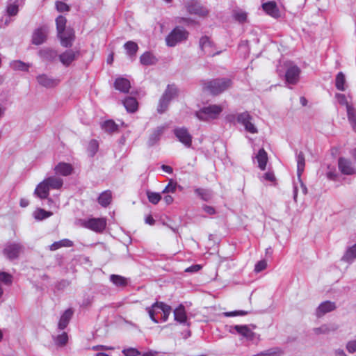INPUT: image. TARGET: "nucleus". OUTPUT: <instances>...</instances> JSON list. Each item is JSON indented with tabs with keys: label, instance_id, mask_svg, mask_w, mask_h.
I'll use <instances>...</instances> for the list:
<instances>
[{
	"label": "nucleus",
	"instance_id": "nucleus-1",
	"mask_svg": "<svg viewBox=\"0 0 356 356\" xmlns=\"http://www.w3.org/2000/svg\"><path fill=\"white\" fill-rule=\"evenodd\" d=\"M232 81L227 78L214 79L204 83V89L213 95H218L228 89Z\"/></svg>",
	"mask_w": 356,
	"mask_h": 356
},
{
	"label": "nucleus",
	"instance_id": "nucleus-2",
	"mask_svg": "<svg viewBox=\"0 0 356 356\" xmlns=\"http://www.w3.org/2000/svg\"><path fill=\"white\" fill-rule=\"evenodd\" d=\"M222 111V108L219 105H209L203 107L195 113V116L202 121H209L217 118Z\"/></svg>",
	"mask_w": 356,
	"mask_h": 356
},
{
	"label": "nucleus",
	"instance_id": "nucleus-3",
	"mask_svg": "<svg viewBox=\"0 0 356 356\" xmlns=\"http://www.w3.org/2000/svg\"><path fill=\"white\" fill-rule=\"evenodd\" d=\"M188 32L182 27L176 26L166 37L165 42L168 47H175L178 43L187 40Z\"/></svg>",
	"mask_w": 356,
	"mask_h": 356
},
{
	"label": "nucleus",
	"instance_id": "nucleus-4",
	"mask_svg": "<svg viewBox=\"0 0 356 356\" xmlns=\"http://www.w3.org/2000/svg\"><path fill=\"white\" fill-rule=\"evenodd\" d=\"M82 225L93 232H102L106 226V219L104 218H91L83 220Z\"/></svg>",
	"mask_w": 356,
	"mask_h": 356
},
{
	"label": "nucleus",
	"instance_id": "nucleus-5",
	"mask_svg": "<svg viewBox=\"0 0 356 356\" xmlns=\"http://www.w3.org/2000/svg\"><path fill=\"white\" fill-rule=\"evenodd\" d=\"M160 309L161 310V318L163 321H166L171 313L172 308L170 306L165 305L162 302H156L151 307H147L146 310L149 316V317L154 318V309Z\"/></svg>",
	"mask_w": 356,
	"mask_h": 356
},
{
	"label": "nucleus",
	"instance_id": "nucleus-6",
	"mask_svg": "<svg viewBox=\"0 0 356 356\" xmlns=\"http://www.w3.org/2000/svg\"><path fill=\"white\" fill-rule=\"evenodd\" d=\"M236 120L238 123L241 124L245 127L247 131L251 134L257 133V127L252 122V118L248 112L237 114Z\"/></svg>",
	"mask_w": 356,
	"mask_h": 356
},
{
	"label": "nucleus",
	"instance_id": "nucleus-7",
	"mask_svg": "<svg viewBox=\"0 0 356 356\" xmlns=\"http://www.w3.org/2000/svg\"><path fill=\"white\" fill-rule=\"evenodd\" d=\"M185 8L190 14L204 17L208 14V10L197 1L191 0L186 3Z\"/></svg>",
	"mask_w": 356,
	"mask_h": 356
},
{
	"label": "nucleus",
	"instance_id": "nucleus-8",
	"mask_svg": "<svg viewBox=\"0 0 356 356\" xmlns=\"http://www.w3.org/2000/svg\"><path fill=\"white\" fill-rule=\"evenodd\" d=\"M174 134L178 140L184 144L186 147H190L192 145V136L185 127H178L174 129Z\"/></svg>",
	"mask_w": 356,
	"mask_h": 356
},
{
	"label": "nucleus",
	"instance_id": "nucleus-9",
	"mask_svg": "<svg viewBox=\"0 0 356 356\" xmlns=\"http://www.w3.org/2000/svg\"><path fill=\"white\" fill-rule=\"evenodd\" d=\"M200 47L203 53L209 56H213L219 54V51H215L216 48L213 42L207 36H203L200 38Z\"/></svg>",
	"mask_w": 356,
	"mask_h": 356
},
{
	"label": "nucleus",
	"instance_id": "nucleus-10",
	"mask_svg": "<svg viewBox=\"0 0 356 356\" xmlns=\"http://www.w3.org/2000/svg\"><path fill=\"white\" fill-rule=\"evenodd\" d=\"M48 33L49 29L46 26L35 29L32 35V43L35 45L42 44L47 40Z\"/></svg>",
	"mask_w": 356,
	"mask_h": 356
},
{
	"label": "nucleus",
	"instance_id": "nucleus-11",
	"mask_svg": "<svg viewBox=\"0 0 356 356\" xmlns=\"http://www.w3.org/2000/svg\"><path fill=\"white\" fill-rule=\"evenodd\" d=\"M50 189L51 188L49 187V186L43 180L37 185L34 191V195L41 200L48 199V202L50 205L51 203H53L52 200L48 198Z\"/></svg>",
	"mask_w": 356,
	"mask_h": 356
},
{
	"label": "nucleus",
	"instance_id": "nucleus-12",
	"mask_svg": "<svg viewBox=\"0 0 356 356\" xmlns=\"http://www.w3.org/2000/svg\"><path fill=\"white\" fill-rule=\"evenodd\" d=\"M58 36L60 40L62 46L65 47H70L72 44L74 40V32L72 29L68 27L65 31L58 33Z\"/></svg>",
	"mask_w": 356,
	"mask_h": 356
},
{
	"label": "nucleus",
	"instance_id": "nucleus-13",
	"mask_svg": "<svg viewBox=\"0 0 356 356\" xmlns=\"http://www.w3.org/2000/svg\"><path fill=\"white\" fill-rule=\"evenodd\" d=\"M22 245L19 243H8L3 248V255L9 259H16L21 251Z\"/></svg>",
	"mask_w": 356,
	"mask_h": 356
},
{
	"label": "nucleus",
	"instance_id": "nucleus-14",
	"mask_svg": "<svg viewBox=\"0 0 356 356\" xmlns=\"http://www.w3.org/2000/svg\"><path fill=\"white\" fill-rule=\"evenodd\" d=\"M229 332L230 333H238V334L243 336V337L252 340L254 337V332L250 330V328L246 325H233L230 326L229 329Z\"/></svg>",
	"mask_w": 356,
	"mask_h": 356
},
{
	"label": "nucleus",
	"instance_id": "nucleus-15",
	"mask_svg": "<svg viewBox=\"0 0 356 356\" xmlns=\"http://www.w3.org/2000/svg\"><path fill=\"white\" fill-rule=\"evenodd\" d=\"M300 70L296 65H291L288 67L285 77L289 84H296L299 81Z\"/></svg>",
	"mask_w": 356,
	"mask_h": 356
},
{
	"label": "nucleus",
	"instance_id": "nucleus-16",
	"mask_svg": "<svg viewBox=\"0 0 356 356\" xmlns=\"http://www.w3.org/2000/svg\"><path fill=\"white\" fill-rule=\"evenodd\" d=\"M338 166L341 173L344 175H353L356 173V169L351 161L345 158H340L338 161Z\"/></svg>",
	"mask_w": 356,
	"mask_h": 356
},
{
	"label": "nucleus",
	"instance_id": "nucleus-17",
	"mask_svg": "<svg viewBox=\"0 0 356 356\" xmlns=\"http://www.w3.org/2000/svg\"><path fill=\"white\" fill-rule=\"evenodd\" d=\"M79 55V51L67 50L59 56L60 62L65 66L70 65Z\"/></svg>",
	"mask_w": 356,
	"mask_h": 356
},
{
	"label": "nucleus",
	"instance_id": "nucleus-18",
	"mask_svg": "<svg viewBox=\"0 0 356 356\" xmlns=\"http://www.w3.org/2000/svg\"><path fill=\"white\" fill-rule=\"evenodd\" d=\"M54 172L56 175L66 177L73 173L74 168L70 163L60 162L54 167Z\"/></svg>",
	"mask_w": 356,
	"mask_h": 356
},
{
	"label": "nucleus",
	"instance_id": "nucleus-19",
	"mask_svg": "<svg viewBox=\"0 0 356 356\" xmlns=\"http://www.w3.org/2000/svg\"><path fill=\"white\" fill-rule=\"evenodd\" d=\"M264 12L273 18H278L280 15L279 8L275 1H268L262 3Z\"/></svg>",
	"mask_w": 356,
	"mask_h": 356
},
{
	"label": "nucleus",
	"instance_id": "nucleus-20",
	"mask_svg": "<svg viewBox=\"0 0 356 356\" xmlns=\"http://www.w3.org/2000/svg\"><path fill=\"white\" fill-rule=\"evenodd\" d=\"M339 328V325L336 323H326L323 324L318 327H316L313 329V332L315 334H327L330 332H334L337 330Z\"/></svg>",
	"mask_w": 356,
	"mask_h": 356
},
{
	"label": "nucleus",
	"instance_id": "nucleus-21",
	"mask_svg": "<svg viewBox=\"0 0 356 356\" xmlns=\"http://www.w3.org/2000/svg\"><path fill=\"white\" fill-rule=\"evenodd\" d=\"M336 307V305L334 302L325 301L322 302L316 309V315L318 317H321L327 313L334 311Z\"/></svg>",
	"mask_w": 356,
	"mask_h": 356
},
{
	"label": "nucleus",
	"instance_id": "nucleus-22",
	"mask_svg": "<svg viewBox=\"0 0 356 356\" xmlns=\"http://www.w3.org/2000/svg\"><path fill=\"white\" fill-rule=\"evenodd\" d=\"M38 83L45 88H54L59 83V80L47 76V74H40L37 76Z\"/></svg>",
	"mask_w": 356,
	"mask_h": 356
},
{
	"label": "nucleus",
	"instance_id": "nucleus-23",
	"mask_svg": "<svg viewBox=\"0 0 356 356\" xmlns=\"http://www.w3.org/2000/svg\"><path fill=\"white\" fill-rule=\"evenodd\" d=\"M44 181L53 190H60L63 186V179L56 175L49 176Z\"/></svg>",
	"mask_w": 356,
	"mask_h": 356
},
{
	"label": "nucleus",
	"instance_id": "nucleus-24",
	"mask_svg": "<svg viewBox=\"0 0 356 356\" xmlns=\"http://www.w3.org/2000/svg\"><path fill=\"white\" fill-rule=\"evenodd\" d=\"M73 314V312L71 309H68L64 312V313L60 316L58 324V328L60 330H64L68 325L72 316Z\"/></svg>",
	"mask_w": 356,
	"mask_h": 356
},
{
	"label": "nucleus",
	"instance_id": "nucleus-25",
	"mask_svg": "<svg viewBox=\"0 0 356 356\" xmlns=\"http://www.w3.org/2000/svg\"><path fill=\"white\" fill-rule=\"evenodd\" d=\"M40 57L44 60L52 61L57 56V52L50 48H44L39 51Z\"/></svg>",
	"mask_w": 356,
	"mask_h": 356
},
{
	"label": "nucleus",
	"instance_id": "nucleus-26",
	"mask_svg": "<svg viewBox=\"0 0 356 356\" xmlns=\"http://www.w3.org/2000/svg\"><path fill=\"white\" fill-rule=\"evenodd\" d=\"M131 87L130 82L128 79L122 77L116 79L115 81V88L116 90L122 92H128Z\"/></svg>",
	"mask_w": 356,
	"mask_h": 356
},
{
	"label": "nucleus",
	"instance_id": "nucleus-27",
	"mask_svg": "<svg viewBox=\"0 0 356 356\" xmlns=\"http://www.w3.org/2000/svg\"><path fill=\"white\" fill-rule=\"evenodd\" d=\"M175 320L180 323H186L187 321L186 312L183 305H180L174 311Z\"/></svg>",
	"mask_w": 356,
	"mask_h": 356
},
{
	"label": "nucleus",
	"instance_id": "nucleus-28",
	"mask_svg": "<svg viewBox=\"0 0 356 356\" xmlns=\"http://www.w3.org/2000/svg\"><path fill=\"white\" fill-rule=\"evenodd\" d=\"M165 127L161 126L158 127L156 129L154 130V131L150 134L148 143L149 145H154L156 144L160 139L161 136L165 130Z\"/></svg>",
	"mask_w": 356,
	"mask_h": 356
},
{
	"label": "nucleus",
	"instance_id": "nucleus-29",
	"mask_svg": "<svg viewBox=\"0 0 356 356\" xmlns=\"http://www.w3.org/2000/svg\"><path fill=\"white\" fill-rule=\"evenodd\" d=\"M256 159L258 162L259 168L261 170H264L266 169V165L268 161L267 153L266 151L264 149H259L256 156Z\"/></svg>",
	"mask_w": 356,
	"mask_h": 356
},
{
	"label": "nucleus",
	"instance_id": "nucleus-30",
	"mask_svg": "<svg viewBox=\"0 0 356 356\" xmlns=\"http://www.w3.org/2000/svg\"><path fill=\"white\" fill-rule=\"evenodd\" d=\"M112 194L110 191L102 193L98 197V202L104 207H107L111 202Z\"/></svg>",
	"mask_w": 356,
	"mask_h": 356
},
{
	"label": "nucleus",
	"instance_id": "nucleus-31",
	"mask_svg": "<svg viewBox=\"0 0 356 356\" xmlns=\"http://www.w3.org/2000/svg\"><path fill=\"white\" fill-rule=\"evenodd\" d=\"M53 213L51 211H47L43 209L38 208L33 213V216L36 220L40 221L47 219L51 216Z\"/></svg>",
	"mask_w": 356,
	"mask_h": 356
},
{
	"label": "nucleus",
	"instance_id": "nucleus-32",
	"mask_svg": "<svg viewBox=\"0 0 356 356\" xmlns=\"http://www.w3.org/2000/svg\"><path fill=\"white\" fill-rule=\"evenodd\" d=\"M356 258V244L348 248L342 257V260L351 263Z\"/></svg>",
	"mask_w": 356,
	"mask_h": 356
},
{
	"label": "nucleus",
	"instance_id": "nucleus-33",
	"mask_svg": "<svg viewBox=\"0 0 356 356\" xmlns=\"http://www.w3.org/2000/svg\"><path fill=\"white\" fill-rule=\"evenodd\" d=\"M110 281L118 287H124L127 285V279L118 275H111Z\"/></svg>",
	"mask_w": 356,
	"mask_h": 356
},
{
	"label": "nucleus",
	"instance_id": "nucleus-34",
	"mask_svg": "<svg viewBox=\"0 0 356 356\" xmlns=\"http://www.w3.org/2000/svg\"><path fill=\"white\" fill-rule=\"evenodd\" d=\"M297 175L298 179L300 178L301 175L302 174L304 170H305V156L302 152H300L298 154L297 157Z\"/></svg>",
	"mask_w": 356,
	"mask_h": 356
},
{
	"label": "nucleus",
	"instance_id": "nucleus-35",
	"mask_svg": "<svg viewBox=\"0 0 356 356\" xmlns=\"http://www.w3.org/2000/svg\"><path fill=\"white\" fill-rule=\"evenodd\" d=\"M336 88L341 91H344L346 88V81L345 75L343 72H339L336 76L335 80Z\"/></svg>",
	"mask_w": 356,
	"mask_h": 356
},
{
	"label": "nucleus",
	"instance_id": "nucleus-36",
	"mask_svg": "<svg viewBox=\"0 0 356 356\" xmlns=\"http://www.w3.org/2000/svg\"><path fill=\"white\" fill-rule=\"evenodd\" d=\"M72 245L73 242L72 241L65 238L52 243L50 245V250L51 251H55L62 247H72Z\"/></svg>",
	"mask_w": 356,
	"mask_h": 356
},
{
	"label": "nucleus",
	"instance_id": "nucleus-37",
	"mask_svg": "<svg viewBox=\"0 0 356 356\" xmlns=\"http://www.w3.org/2000/svg\"><path fill=\"white\" fill-rule=\"evenodd\" d=\"M123 104L129 112H134L138 107V102L134 97H128L124 99Z\"/></svg>",
	"mask_w": 356,
	"mask_h": 356
},
{
	"label": "nucleus",
	"instance_id": "nucleus-38",
	"mask_svg": "<svg viewBox=\"0 0 356 356\" xmlns=\"http://www.w3.org/2000/svg\"><path fill=\"white\" fill-rule=\"evenodd\" d=\"M195 194L204 201H209L212 198V192L209 189L198 188L195 190Z\"/></svg>",
	"mask_w": 356,
	"mask_h": 356
},
{
	"label": "nucleus",
	"instance_id": "nucleus-39",
	"mask_svg": "<svg viewBox=\"0 0 356 356\" xmlns=\"http://www.w3.org/2000/svg\"><path fill=\"white\" fill-rule=\"evenodd\" d=\"M346 109L348 120L352 125L353 129L356 133V111L350 105H347Z\"/></svg>",
	"mask_w": 356,
	"mask_h": 356
},
{
	"label": "nucleus",
	"instance_id": "nucleus-40",
	"mask_svg": "<svg viewBox=\"0 0 356 356\" xmlns=\"http://www.w3.org/2000/svg\"><path fill=\"white\" fill-rule=\"evenodd\" d=\"M140 63L144 65H154L156 62V58L149 52H145L140 56Z\"/></svg>",
	"mask_w": 356,
	"mask_h": 356
},
{
	"label": "nucleus",
	"instance_id": "nucleus-41",
	"mask_svg": "<svg viewBox=\"0 0 356 356\" xmlns=\"http://www.w3.org/2000/svg\"><path fill=\"white\" fill-rule=\"evenodd\" d=\"M53 339L56 346H64L68 341V335L65 332H63L56 336H54Z\"/></svg>",
	"mask_w": 356,
	"mask_h": 356
},
{
	"label": "nucleus",
	"instance_id": "nucleus-42",
	"mask_svg": "<svg viewBox=\"0 0 356 356\" xmlns=\"http://www.w3.org/2000/svg\"><path fill=\"white\" fill-rule=\"evenodd\" d=\"M21 2L12 0L8 3L7 6V13L9 16H15L18 13V8L21 5Z\"/></svg>",
	"mask_w": 356,
	"mask_h": 356
},
{
	"label": "nucleus",
	"instance_id": "nucleus-43",
	"mask_svg": "<svg viewBox=\"0 0 356 356\" xmlns=\"http://www.w3.org/2000/svg\"><path fill=\"white\" fill-rule=\"evenodd\" d=\"M177 94V88L175 86H168L162 97L171 101Z\"/></svg>",
	"mask_w": 356,
	"mask_h": 356
},
{
	"label": "nucleus",
	"instance_id": "nucleus-44",
	"mask_svg": "<svg viewBox=\"0 0 356 356\" xmlns=\"http://www.w3.org/2000/svg\"><path fill=\"white\" fill-rule=\"evenodd\" d=\"M282 351L277 348L269 349L253 356H282Z\"/></svg>",
	"mask_w": 356,
	"mask_h": 356
},
{
	"label": "nucleus",
	"instance_id": "nucleus-45",
	"mask_svg": "<svg viewBox=\"0 0 356 356\" xmlns=\"http://www.w3.org/2000/svg\"><path fill=\"white\" fill-rule=\"evenodd\" d=\"M11 67L15 70L28 71L30 65L20 60H15L10 63Z\"/></svg>",
	"mask_w": 356,
	"mask_h": 356
},
{
	"label": "nucleus",
	"instance_id": "nucleus-46",
	"mask_svg": "<svg viewBox=\"0 0 356 356\" xmlns=\"http://www.w3.org/2000/svg\"><path fill=\"white\" fill-rule=\"evenodd\" d=\"M233 15L234 19L240 23H244L247 20L248 14L243 10H235Z\"/></svg>",
	"mask_w": 356,
	"mask_h": 356
},
{
	"label": "nucleus",
	"instance_id": "nucleus-47",
	"mask_svg": "<svg viewBox=\"0 0 356 356\" xmlns=\"http://www.w3.org/2000/svg\"><path fill=\"white\" fill-rule=\"evenodd\" d=\"M66 23L67 19L65 17L60 15L56 18V24L58 33H60L61 31H63L65 29H67L66 28Z\"/></svg>",
	"mask_w": 356,
	"mask_h": 356
},
{
	"label": "nucleus",
	"instance_id": "nucleus-48",
	"mask_svg": "<svg viewBox=\"0 0 356 356\" xmlns=\"http://www.w3.org/2000/svg\"><path fill=\"white\" fill-rule=\"evenodd\" d=\"M124 48L127 50V54L131 56L136 54L138 50V45L134 42L129 41L124 44Z\"/></svg>",
	"mask_w": 356,
	"mask_h": 356
},
{
	"label": "nucleus",
	"instance_id": "nucleus-49",
	"mask_svg": "<svg viewBox=\"0 0 356 356\" xmlns=\"http://www.w3.org/2000/svg\"><path fill=\"white\" fill-rule=\"evenodd\" d=\"M102 129L109 133L114 132L118 129V125L113 120H107L102 124Z\"/></svg>",
	"mask_w": 356,
	"mask_h": 356
},
{
	"label": "nucleus",
	"instance_id": "nucleus-50",
	"mask_svg": "<svg viewBox=\"0 0 356 356\" xmlns=\"http://www.w3.org/2000/svg\"><path fill=\"white\" fill-rule=\"evenodd\" d=\"M147 195L149 201L154 204H158L161 199V195L158 193L147 191Z\"/></svg>",
	"mask_w": 356,
	"mask_h": 356
},
{
	"label": "nucleus",
	"instance_id": "nucleus-51",
	"mask_svg": "<svg viewBox=\"0 0 356 356\" xmlns=\"http://www.w3.org/2000/svg\"><path fill=\"white\" fill-rule=\"evenodd\" d=\"M170 102V101L168 100V99H166L161 97V98L159 100V103L157 108L158 112L160 113L165 112Z\"/></svg>",
	"mask_w": 356,
	"mask_h": 356
},
{
	"label": "nucleus",
	"instance_id": "nucleus-52",
	"mask_svg": "<svg viewBox=\"0 0 356 356\" xmlns=\"http://www.w3.org/2000/svg\"><path fill=\"white\" fill-rule=\"evenodd\" d=\"M0 281L4 284L9 285L13 282V277L8 273L0 272Z\"/></svg>",
	"mask_w": 356,
	"mask_h": 356
},
{
	"label": "nucleus",
	"instance_id": "nucleus-53",
	"mask_svg": "<svg viewBox=\"0 0 356 356\" xmlns=\"http://www.w3.org/2000/svg\"><path fill=\"white\" fill-rule=\"evenodd\" d=\"M250 312L245 310H236L234 312H227L223 313V315L226 317H233L236 316H245L248 314Z\"/></svg>",
	"mask_w": 356,
	"mask_h": 356
},
{
	"label": "nucleus",
	"instance_id": "nucleus-54",
	"mask_svg": "<svg viewBox=\"0 0 356 356\" xmlns=\"http://www.w3.org/2000/svg\"><path fill=\"white\" fill-rule=\"evenodd\" d=\"M177 188V183L170 181L162 191V193H175Z\"/></svg>",
	"mask_w": 356,
	"mask_h": 356
},
{
	"label": "nucleus",
	"instance_id": "nucleus-55",
	"mask_svg": "<svg viewBox=\"0 0 356 356\" xmlns=\"http://www.w3.org/2000/svg\"><path fill=\"white\" fill-rule=\"evenodd\" d=\"M122 353L125 356H138L140 355V353L134 348L124 349Z\"/></svg>",
	"mask_w": 356,
	"mask_h": 356
},
{
	"label": "nucleus",
	"instance_id": "nucleus-56",
	"mask_svg": "<svg viewBox=\"0 0 356 356\" xmlns=\"http://www.w3.org/2000/svg\"><path fill=\"white\" fill-rule=\"evenodd\" d=\"M346 348L349 353H355L356 352V339L348 341Z\"/></svg>",
	"mask_w": 356,
	"mask_h": 356
},
{
	"label": "nucleus",
	"instance_id": "nucleus-57",
	"mask_svg": "<svg viewBox=\"0 0 356 356\" xmlns=\"http://www.w3.org/2000/svg\"><path fill=\"white\" fill-rule=\"evenodd\" d=\"M56 8L58 12H67L70 9L68 5L63 1H57L56 3Z\"/></svg>",
	"mask_w": 356,
	"mask_h": 356
},
{
	"label": "nucleus",
	"instance_id": "nucleus-58",
	"mask_svg": "<svg viewBox=\"0 0 356 356\" xmlns=\"http://www.w3.org/2000/svg\"><path fill=\"white\" fill-rule=\"evenodd\" d=\"M267 267V262L266 260H261L259 262H257L254 267V270L257 273H259Z\"/></svg>",
	"mask_w": 356,
	"mask_h": 356
},
{
	"label": "nucleus",
	"instance_id": "nucleus-59",
	"mask_svg": "<svg viewBox=\"0 0 356 356\" xmlns=\"http://www.w3.org/2000/svg\"><path fill=\"white\" fill-rule=\"evenodd\" d=\"M98 149V144L97 142L95 140H92L89 143L88 149L91 154L92 156H93Z\"/></svg>",
	"mask_w": 356,
	"mask_h": 356
},
{
	"label": "nucleus",
	"instance_id": "nucleus-60",
	"mask_svg": "<svg viewBox=\"0 0 356 356\" xmlns=\"http://www.w3.org/2000/svg\"><path fill=\"white\" fill-rule=\"evenodd\" d=\"M336 98L340 104L346 105V106L347 105H349L345 95L338 93L336 95Z\"/></svg>",
	"mask_w": 356,
	"mask_h": 356
},
{
	"label": "nucleus",
	"instance_id": "nucleus-61",
	"mask_svg": "<svg viewBox=\"0 0 356 356\" xmlns=\"http://www.w3.org/2000/svg\"><path fill=\"white\" fill-rule=\"evenodd\" d=\"M175 22L177 24L184 23L186 24H190L192 22V20L190 18L177 17L175 18Z\"/></svg>",
	"mask_w": 356,
	"mask_h": 356
},
{
	"label": "nucleus",
	"instance_id": "nucleus-62",
	"mask_svg": "<svg viewBox=\"0 0 356 356\" xmlns=\"http://www.w3.org/2000/svg\"><path fill=\"white\" fill-rule=\"evenodd\" d=\"M113 349L114 348L112 346H107L104 345L95 346L92 347V350H108Z\"/></svg>",
	"mask_w": 356,
	"mask_h": 356
},
{
	"label": "nucleus",
	"instance_id": "nucleus-63",
	"mask_svg": "<svg viewBox=\"0 0 356 356\" xmlns=\"http://www.w3.org/2000/svg\"><path fill=\"white\" fill-rule=\"evenodd\" d=\"M202 209L204 212H206L209 215H213L216 213L215 209L211 206L204 205L202 207Z\"/></svg>",
	"mask_w": 356,
	"mask_h": 356
},
{
	"label": "nucleus",
	"instance_id": "nucleus-64",
	"mask_svg": "<svg viewBox=\"0 0 356 356\" xmlns=\"http://www.w3.org/2000/svg\"><path fill=\"white\" fill-rule=\"evenodd\" d=\"M10 16H7L5 18H2L0 19V27L3 28L6 26L8 25L10 22H11V19L10 18Z\"/></svg>",
	"mask_w": 356,
	"mask_h": 356
}]
</instances>
